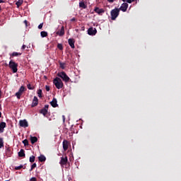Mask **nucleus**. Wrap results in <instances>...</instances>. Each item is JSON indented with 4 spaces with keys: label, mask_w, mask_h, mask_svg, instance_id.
Instances as JSON below:
<instances>
[{
    "label": "nucleus",
    "mask_w": 181,
    "mask_h": 181,
    "mask_svg": "<svg viewBox=\"0 0 181 181\" xmlns=\"http://www.w3.org/2000/svg\"><path fill=\"white\" fill-rule=\"evenodd\" d=\"M53 83L54 84L56 88H57L58 90H60V88H63V87H64L63 81L59 77H56L55 78H54Z\"/></svg>",
    "instance_id": "obj_1"
},
{
    "label": "nucleus",
    "mask_w": 181,
    "mask_h": 181,
    "mask_svg": "<svg viewBox=\"0 0 181 181\" xmlns=\"http://www.w3.org/2000/svg\"><path fill=\"white\" fill-rule=\"evenodd\" d=\"M111 20L115 21L119 16V8H115L110 11Z\"/></svg>",
    "instance_id": "obj_2"
},
{
    "label": "nucleus",
    "mask_w": 181,
    "mask_h": 181,
    "mask_svg": "<svg viewBox=\"0 0 181 181\" xmlns=\"http://www.w3.org/2000/svg\"><path fill=\"white\" fill-rule=\"evenodd\" d=\"M18 63L11 60L8 64V67L12 70L13 73H18Z\"/></svg>",
    "instance_id": "obj_3"
},
{
    "label": "nucleus",
    "mask_w": 181,
    "mask_h": 181,
    "mask_svg": "<svg viewBox=\"0 0 181 181\" xmlns=\"http://www.w3.org/2000/svg\"><path fill=\"white\" fill-rule=\"evenodd\" d=\"M57 76L60 77L65 83H69L70 81V77L67 76V74L64 71L59 72Z\"/></svg>",
    "instance_id": "obj_4"
},
{
    "label": "nucleus",
    "mask_w": 181,
    "mask_h": 181,
    "mask_svg": "<svg viewBox=\"0 0 181 181\" xmlns=\"http://www.w3.org/2000/svg\"><path fill=\"white\" fill-rule=\"evenodd\" d=\"M25 90H26V88H25V86H21L18 91L17 93H16V97H17V98L18 100H21V96L22 95V94H23V93Z\"/></svg>",
    "instance_id": "obj_5"
},
{
    "label": "nucleus",
    "mask_w": 181,
    "mask_h": 181,
    "mask_svg": "<svg viewBox=\"0 0 181 181\" xmlns=\"http://www.w3.org/2000/svg\"><path fill=\"white\" fill-rule=\"evenodd\" d=\"M49 111V105H45V107L40 110V114H42L44 117L47 115V112Z\"/></svg>",
    "instance_id": "obj_6"
},
{
    "label": "nucleus",
    "mask_w": 181,
    "mask_h": 181,
    "mask_svg": "<svg viewBox=\"0 0 181 181\" xmlns=\"http://www.w3.org/2000/svg\"><path fill=\"white\" fill-rule=\"evenodd\" d=\"M88 35H89L90 36H95V35H97V29L93 27L88 28Z\"/></svg>",
    "instance_id": "obj_7"
},
{
    "label": "nucleus",
    "mask_w": 181,
    "mask_h": 181,
    "mask_svg": "<svg viewBox=\"0 0 181 181\" xmlns=\"http://www.w3.org/2000/svg\"><path fill=\"white\" fill-rule=\"evenodd\" d=\"M19 125L20 127H23V128H28V127H29V124L28 123V121H26V119L20 120Z\"/></svg>",
    "instance_id": "obj_8"
},
{
    "label": "nucleus",
    "mask_w": 181,
    "mask_h": 181,
    "mask_svg": "<svg viewBox=\"0 0 181 181\" xmlns=\"http://www.w3.org/2000/svg\"><path fill=\"white\" fill-rule=\"evenodd\" d=\"M67 162H69V159L67 158V156H65L61 158L59 163L61 166H64V165H67Z\"/></svg>",
    "instance_id": "obj_9"
},
{
    "label": "nucleus",
    "mask_w": 181,
    "mask_h": 181,
    "mask_svg": "<svg viewBox=\"0 0 181 181\" xmlns=\"http://www.w3.org/2000/svg\"><path fill=\"white\" fill-rule=\"evenodd\" d=\"M94 12H95V13H98V15H103V13H104V12H105V11L103 8L95 7Z\"/></svg>",
    "instance_id": "obj_10"
},
{
    "label": "nucleus",
    "mask_w": 181,
    "mask_h": 181,
    "mask_svg": "<svg viewBox=\"0 0 181 181\" xmlns=\"http://www.w3.org/2000/svg\"><path fill=\"white\" fill-rule=\"evenodd\" d=\"M119 9V11H122V12H127V9H128L127 3H123Z\"/></svg>",
    "instance_id": "obj_11"
},
{
    "label": "nucleus",
    "mask_w": 181,
    "mask_h": 181,
    "mask_svg": "<svg viewBox=\"0 0 181 181\" xmlns=\"http://www.w3.org/2000/svg\"><path fill=\"white\" fill-rule=\"evenodd\" d=\"M68 43L69 46L71 47V49H74V47H76L74 46V43H76V40H74V38H69L68 40Z\"/></svg>",
    "instance_id": "obj_12"
},
{
    "label": "nucleus",
    "mask_w": 181,
    "mask_h": 181,
    "mask_svg": "<svg viewBox=\"0 0 181 181\" xmlns=\"http://www.w3.org/2000/svg\"><path fill=\"white\" fill-rule=\"evenodd\" d=\"M37 104H39V99H37V97L34 96L31 107H36L37 105Z\"/></svg>",
    "instance_id": "obj_13"
},
{
    "label": "nucleus",
    "mask_w": 181,
    "mask_h": 181,
    "mask_svg": "<svg viewBox=\"0 0 181 181\" xmlns=\"http://www.w3.org/2000/svg\"><path fill=\"white\" fill-rule=\"evenodd\" d=\"M50 104L53 108H56V107H59V105L57 104V99L53 98L52 101L50 102Z\"/></svg>",
    "instance_id": "obj_14"
},
{
    "label": "nucleus",
    "mask_w": 181,
    "mask_h": 181,
    "mask_svg": "<svg viewBox=\"0 0 181 181\" xmlns=\"http://www.w3.org/2000/svg\"><path fill=\"white\" fill-rule=\"evenodd\" d=\"M5 128H6V123L5 122H1L0 123V132L1 133L4 132V129H5Z\"/></svg>",
    "instance_id": "obj_15"
},
{
    "label": "nucleus",
    "mask_w": 181,
    "mask_h": 181,
    "mask_svg": "<svg viewBox=\"0 0 181 181\" xmlns=\"http://www.w3.org/2000/svg\"><path fill=\"white\" fill-rule=\"evenodd\" d=\"M62 144L64 151H67L69 149V141H67V140H64Z\"/></svg>",
    "instance_id": "obj_16"
},
{
    "label": "nucleus",
    "mask_w": 181,
    "mask_h": 181,
    "mask_svg": "<svg viewBox=\"0 0 181 181\" xmlns=\"http://www.w3.org/2000/svg\"><path fill=\"white\" fill-rule=\"evenodd\" d=\"M57 35L59 36H64V26H62L61 30L57 32Z\"/></svg>",
    "instance_id": "obj_17"
},
{
    "label": "nucleus",
    "mask_w": 181,
    "mask_h": 181,
    "mask_svg": "<svg viewBox=\"0 0 181 181\" xmlns=\"http://www.w3.org/2000/svg\"><path fill=\"white\" fill-rule=\"evenodd\" d=\"M11 57H18V56H22V52H13L11 55Z\"/></svg>",
    "instance_id": "obj_18"
},
{
    "label": "nucleus",
    "mask_w": 181,
    "mask_h": 181,
    "mask_svg": "<svg viewBox=\"0 0 181 181\" xmlns=\"http://www.w3.org/2000/svg\"><path fill=\"white\" fill-rule=\"evenodd\" d=\"M30 141L33 145L36 144L37 142V137L30 136Z\"/></svg>",
    "instance_id": "obj_19"
},
{
    "label": "nucleus",
    "mask_w": 181,
    "mask_h": 181,
    "mask_svg": "<svg viewBox=\"0 0 181 181\" xmlns=\"http://www.w3.org/2000/svg\"><path fill=\"white\" fill-rule=\"evenodd\" d=\"M18 156L20 158H25V150L21 149V151L18 152Z\"/></svg>",
    "instance_id": "obj_20"
},
{
    "label": "nucleus",
    "mask_w": 181,
    "mask_h": 181,
    "mask_svg": "<svg viewBox=\"0 0 181 181\" xmlns=\"http://www.w3.org/2000/svg\"><path fill=\"white\" fill-rule=\"evenodd\" d=\"M38 160L40 162H46V156H43V155H40L38 157Z\"/></svg>",
    "instance_id": "obj_21"
},
{
    "label": "nucleus",
    "mask_w": 181,
    "mask_h": 181,
    "mask_svg": "<svg viewBox=\"0 0 181 181\" xmlns=\"http://www.w3.org/2000/svg\"><path fill=\"white\" fill-rule=\"evenodd\" d=\"M79 7L83 8V9H86L87 8V5L83 1L79 3Z\"/></svg>",
    "instance_id": "obj_22"
},
{
    "label": "nucleus",
    "mask_w": 181,
    "mask_h": 181,
    "mask_svg": "<svg viewBox=\"0 0 181 181\" xmlns=\"http://www.w3.org/2000/svg\"><path fill=\"white\" fill-rule=\"evenodd\" d=\"M22 4H23V0H18L16 3V5L17 8H19V6H21L22 5Z\"/></svg>",
    "instance_id": "obj_23"
},
{
    "label": "nucleus",
    "mask_w": 181,
    "mask_h": 181,
    "mask_svg": "<svg viewBox=\"0 0 181 181\" xmlns=\"http://www.w3.org/2000/svg\"><path fill=\"white\" fill-rule=\"evenodd\" d=\"M41 37H47V32L46 31H42L40 33Z\"/></svg>",
    "instance_id": "obj_24"
},
{
    "label": "nucleus",
    "mask_w": 181,
    "mask_h": 181,
    "mask_svg": "<svg viewBox=\"0 0 181 181\" xmlns=\"http://www.w3.org/2000/svg\"><path fill=\"white\" fill-rule=\"evenodd\" d=\"M23 144L25 146H29V141L26 139L23 141Z\"/></svg>",
    "instance_id": "obj_25"
},
{
    "label": "nucleus",
    "mask_w": 181,
    "mask_h": 181,
    "mask_svg": "<svg viewBox=\"0 0 181 181\" xmlns=\"http://www.w3.org/2000/svg\"><path fill=\"white\" fill-rule=\"evenodd\" d=\"M35 159H36V157H35V156H31L30 157V162L31 163H33V162H35Z\"/></svg>",
    "instance_id": "obj_26"
},
{
    "label": "nucleus",
    "mask_w": 181,
    "mask_h": 181,
    "mask_svg": "<svg viewBox=\"0 0 181 181\" xmlns=\"http://www.w3.org/2000/svg\"><path fill=\"white\" fill-rule=\"evenodd\" d=\"M59 66L61 67V69H62V70H64V69H66V64L63 63V62H60L59 63Z\"/></svg>",
    "instance_id": "obj_27"
},
{
    "label": "nucleus",
    "mask_w": 181,
    "mask_h": 181,
    "mask_svg": "<svg viewBox=\"0 0 181 181\" xmlns=\"http://www.w3.org/2000/svg\"><path fill=\"white\" fill-rule=\"evenodd\" d=\"M37 95H38L39 98H42V89H39L37 90Z\"/></svg>",
    "instance_id": "obj_28"
},
{
    "label": "nucleus",
    "mask_w": 181,
    "mask_h": 181,
    "mask_svg": "<svg viewBox=\"0 0 181 181\" xmlns=\"http://www.w3.org/2000/svg\"><path fill=\"white\" fill-rule=\"evenodd\" d=\"M4 147V139L0 138V149Z\"/></svg>",
    "instance_id": "obj_29"
},
{
    "label": "nucleus",
    "mask_w": 181,
    "mask_h": 181,
    "mask_svg": "<svg viewBox=\"0 0 181 181\" xmlns=\"http://www.w3.org/2000/svg\"><path fill=\"white\" fill-rule=\"evenodd\" d=\"M37 165L36 163H34L32 165H31V168L30 170V172H32L33 169H35V168H36Z\"/></svg>",
    "instance_id": "obj_30"
},
{
    "label": "nucleus",
    "mask_w": 181,
    "mask_h": 181,
    "mask_svg": "<svg viewBox=\"0 0 181 181\" xmlns=\"http://www.w3.org/2000/svg\"><path fill=\"white\" fill-rule=\"evenodd\" d=\"M22 168H23V165H21L19 166H16L15 167V170H21V169H22Z\"/></svg>",
    "instance_id": "obj_31"
},
{
    "label": "nucleus",
    "mask_w": 181,
    "mask_h": 181,
    "mask_svg": "<svg viewBox=\"0 0 181 181\" xmlns=\"http://www.w3.org/2000/svg\"><path fill=\"white\" fill-rule=\"evenodd\" d=\"M27 87L28 88V90H34L35 87L32 86V85H30V83L28 85H27Z\"/></svg>",
    "instance_id": "obj_32"
},
{
    "label": "nucleus",
    "mask_w": 181,
    "mask_h": 181,
    "mask_svg": "<svg viewBox=\"0 0 181 181\" xmlns=\"http://www.w3.org/2000/svg\"><path fill=\"white\" fill-rule=\"evenodd\" d=\"M57 47H58V49H59V50H63V45L58 44Z\"/></svg>",
    "instance_id": "obj_33"
},
{
    "label": "nucleus",
    "mask_w": 181,
    "mask_h": 181,
    "mask_svg": "<svg viewBox=\"0 0 181 181\" xmlns=\"http://www.w3.org/2000/svg\"><path fill=\"white\" fill-rule=\"evenodd\" d=\"M123 2H127V4H132V0H122Z\"/></svg>",
    "instance_id": "obj_34"
},
{
    "label": "nucleus",
    "mask_w": 181,
    "mask_h": 181,
    "mask_svg": "<svg viewBox=\"0 0 181 181\" xmlns=\"http://www.w3.org/2000/svg\"><path fill=\"white\" fill-rule=\"evenodd\" d=\"M45 90H46V91H50V86H45Z\"/></svg>",
    "instance_id": "obj_35"
},
{
    "label": "nucleus",
    "mask_w": 181,
    "mask_h": 181,
    "mask_svg": "<svg viewBox=\"0 0 181 181\" xmlns=\"http://www.w3.org/2000/svg\"><path fill=\"white\" fill-rule=\"evenodd\" d=\"M42 28H43V23H40V24L38 25V29H42Z\"/></svg>",
    "instance_id": "obj_36"
},
{
    "label": "nucleus",
    "mask_w": 181,
    "mask_h": 181,
    "mask_svg": "<svg viewBox=\"0 0 181 181\" xmlns=\"http://www.w3.org/2000/svg\"><path fill=\"white\" fill-rule=\"evenodd\" d=\"M63 122H66V116L62 115Z\"/></svg>",
    "instance_id": "obj_37"
},
{
    "label": "nucleus",
    "mask_w": 181,
    "mask_h": 181,
    "mask_svg": "<svg viewBox=\"0 0 181 181\" xmlns=\"http://www.w3.org/2000/svg\"><path fill=\"white\" fill-rule=\"evenodd\" d=\"M21 49H22L23 50H25V49H26V45H23Z\"/></svg>",
    "instance_id": "obj_38"
},
{
    "label": "nucleus",
    "mask_w": 181,
    "mask_h": 181,
    "mask_svg": "<svg viewBox=\"0 0 181 181\" xmlns=\"http://www.w3.org/2000/svg\"><path fill=\"white\" fill-rule=\"evenodd\" d=\"M71 22H76V18H71Z\"/></svg>",
    "instance_id": "obj_39"
},
{
    "label": "nucleus",
    "mask_w": 181,
    "mask_h": 181,
    "mask_svg": "<svg viewBox=\"0 0 181 181\" xmlns=\"http://www.w3.org/2000/svg\"><path fill=\"white\" fill-rule=\"evenodd\" d=\"M30 181H36V177H32V178L30 179Z\"/></svg>",
    "instance_id": "obj_40"
},
{
    "label": "nucleus",
    "mask_w": 181,
    "mask_h": 181,
    "mask_svg": "<svg viewBox=\"0 0 181 181\" xmlns=\"http://www.w3.org/2000/svg\"><path fill=\"white\" fill-rule=\"evenodd\" d=\"M110 4H112V2H114V1L115 0H107Z\"/></svg>",
    "instance_id": "obj_41"
},
{
    "label": "nucleus",
    "mask_w": 181,
    "mask_h": 181,
    "mask_svg": "<svg viewBox=\"0 0 181 181\" xmlns=\"http://www.w3.org/2000/svg\"><path fill=\"white\" fill-rule=\"evenodd\" d=\"M24 23L26 25V26L28 25V21L25 20L24 21Z\"/></svg>",
    "instance_id": "obj_42"
},
{
    "label": "nucleus",
    "mask_w": 181,
    "mask_h": 181,
    "mask_svg": "<svg viewBox=\"0 0 181 181\" xmlns=\"http://www.w3.org/2000/svg\"><path fill=\"white\" fill-rule=\"evenodd\" d=\"M2 97V91L0 90V98Z\"/></svg>",
    "instance_id": "obj_43"
},
{
    "label": "nucleus",
    "mask_w": 181,
    "mask_h": 181,
    "mask_svg": "<svg viewBox=\"0 0 181 181\" xmlns=\"http://www.w3.org/2000/svg\"><path fill=\"white\" fill-rule=\"evenodd\" d=\"M2 117V112H0V118Z\"/></svg>",
    "instance_id": "obj_44"
},
{
    "label": "nucleus",
    "mask_w": 181,
    "mask_h": 181,
    "mask_svg": "<svg viewBox=\"0 0 181 181\" xmlns=\"http://www.w3.org/2000/svg\"><path fill=\"white\" fill-rule=\"evenodd\" d=\"M4 1L2 0H0V4H2Z\"/></svg>",
    "instance_id": "obj_45"
},
{
    "label": "nucleus",
    "mask_w": 181,
    "mask_h": 181,
    "mask_svg": "<svg viewBox=\"0 0 181 181\" xmlns=\"http://www.w3.org/2000/svg\"><path fill=\"white\" fill-rule=\"evenodd\" d=\"M0 11H2V7H1V6H0Z\"/></svg>",
    "instance_id": "obj_46"
},
{
    "label": "nucleus",
    "mask_w": 181,
    "mask_h": 181,
    "mask_svg": "<svg viewBox=\"0 0 181 181\" xmlns=\"http://www.w3.org/2000/svg\"><path fill=\"white\" fill-rule=\"evenodd\" d=\"M134 1H135V0H132V2H134Z\"/></svg>",
    "instance_id": "obj_47"
}]
</instances>
